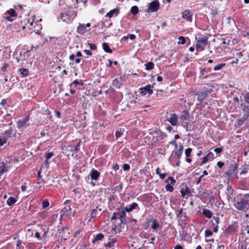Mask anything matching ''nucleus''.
<instances>
[{
  "instance_id": "1",
  "label": "nucleus",
  "mask_w": 249,
  "mask_h": 249,
  "mask_svg": "<svg viewBox=\"0 0 249 249\" xmlns=\"http://www.w3.org/2000/svg\"><path fill=\"white\" fill-rule=\"evenodd\" d=\"M72 6H69L67 8V12L61 13L60 14V18L64 22L69 23H71L73 20V18L76 16V12L72 11L70 12V9L72 8Z\"/></svg>"
},
{
  "instance_id": "2",
  "label": "nucleus",
  "mask_w": 249,
  "mask_h": 249,
  "mask_svg": "<svg viewBox=\"0 0 249 249\" xmlns=\"http://www.w3.org/2000/svg\"><path fill=\"white\" fill-rule=\"evenodd\" d=\"M208 44V38L206 36L199 38L196 41V47L197 51H202Z\"/></svg>"
},
{
  "instance_id": "3",
  "label": "nucleus",
  "mask_w": 249,
  "mask_h": 249,
  "mask_svg": "<svg viewBox=\"0 0 249 249\" xmlns=\"http://www.w3.org/2000/svg\"><path fill=\"white\" fill-rule=\"evenodd\" d=\"M204 89L202 90L200 92H198L196 94L198 96L197 101L199 102V103H201L203 101L205 100L207 97L208 94L212 92V89H206V87H204Z\"/></svg>"
},
{
  "instance_id": "4",
  "label": "nucleus",
  "mask_w": 249,
  "mask_h": 249,
  "mask_svg": "<svg viewBox=\"0 0 249 249\" xmlns=\"http://www.w3.org/2000/svg\"><path fill=\"white\" fill-rule=\"evenodd\" d=\"M160 8V3L158 0H155L150 2L148 8L146 10L148 13L157 11Z\"/></svg>"
},
{
  "instance_id": "5",
  "label": "nucleus",
  "mask_w": 249,
  "mask_h": 249,
  "mask_svg": "<svg viewBox=\"0 0 249 249\" xmlns=\"http://www.w3.org/2000/svg\"><path fill=\"white\" fill-rule=\"evenodd\" d=\"M153 87H151L150 84L147 85L144 87L141 88L139 89L140 90V93L142 95H145L147 93H148L149 95H151L153 93V90L151 89V88Z\"/></svg>"
},
{
  "instance_id": "6",
  "label": "nucleus",
  "mask_w": 249,
  "mask_h": 249,
  "mask_svg": "<svg viewBox=\"0 0 249 249\" xmlns=\"http://www.w3.org/2000/svg\"><path fill=\"white\" fill-rule=\"evenodd\" d=\"M240 106L243 113V116L248 119L249 117V105H247L242 102Z\"/></svg>"
},
{
  "instance_id": "7",
  "label": "nucleus",
  "mask_w": 249,
  "mask_h": 249,
  "mask_svg": "<svg viewBox=\"0 0 249 249\" xmlns=\"http://www.w3.org/2000/svg\"><path fill=\"white\" fill-rule=\"evenodd\" d=\"M173 126H175L177 124L178 122V116L175 114H172L170 117L166 119Z\"/></svg>"
},
{
  "instance_id": "8",
  "label": "nucleus",
  "mask_w": 249,
  "mask_h": 249,
  "mask_svg": "<svg viewBox=\"0 0 249 249\" xmlns=\"http://www.w3.org/2000/svg\"><path fill=\"white\" fill-rule=\"evenodd\" d=\"M193 14L190 10H185L182 13V17L187 21H191Z\"/></svg>"
},
{
  "instance_id": "9",
  "label": "nucleus",
  "mask_w": 249,
  "mask_h": 249,
  "mask_svg": "<svg viewBox=\"0 0 249 249\" xmlns=\"http://www.w3.org/2000/svg\"><path fill=\"white\" fill-rule=\"evenodd\" d=\"M237 168V164L235 163L231 164L228 168V170L226 171V174L229 177L233 174L234 172Z\"/></svg>"
},
{
  "instance_id": "10",
  "label": "nucleus",
  "mask_w": 249,
  "mask_h": 249,
  "mask_svg": "<svg viewBox=\"0 0 249 249\" xmlns=\"http://www.w3.org/2000/svg\"><path fill=\"white\" fill-rule=\"evenodd\" d=\"M233 204L234 207L238 210L246 211L248 210L247 205L249 204V203H234Z\"/></svg>"
},
{
  "instance_id": "11",
  "label": "nucleus",
  "mask_w": 249,
  "mask_h": 249,
  "mask_svg": "<svg viewBox=\"0 0 249 249\" xmlns=\"http://www.w3.org/2000/svg\"><path fill=\"white\" fill-rule=\"evenodd\" d=\"M214 156L213 153L212 152H210L206 156L203 158V160L201 164H204L209 160H213L214 158Z\"/></svg>"
},
{
  "instance_id": "12",
  "label": "nucleus",
  "mask_w": 249,
  "mask_h": 249,
  "mask_svg": "<svg viewBox=\"0 0 249 249\" xmlns=\"http://www.w3.org/2000/svg\"><path fill=\"white\" fill-rule=\"evenodd\" d=\"M100 173L96 170L92 169L89 174L92 179L97 180L100 176Z\"/></svg>"
},
{
  "instance_id": "13",
  "label": "nucleus",
  "mask_w": 249,
  "mask_h": 249,
  "mask_svg": "<svg viewBox=\"0 0 249 249\" xmlns=\"http://www.w3.org/2000/svg\"><path fill=\"white\" fill-rule=\"evenodd\" d=\"M87 31L85 25L84 24L79 23L77 27L76 31L78 33L83 35Z\"/></svg>"
},
{
  "instance_id": "14",
  "label": "nucleus",
  "mask_w": 249,
  "mask_h": 249,
  "mask_svg": "<svg viewBox=\"0 0 249 249\" xmlns=\"http://www.w3.org/2000/svg\"><path fill=\"white\" fill-rule=\"evenodd\" d=\"M29 116H26L24 118L19 120L18 121L17 123L18 127L19 128L23 126L26 123L29 121Z\"/></svg>"
},
{
  "instance_id": "15",
  "label": "nucleus",
  "mask_w": 249,
  "mask_h": 249,
  "mask_svg": "<svg viewBox=\"0 0 249 249\" xmlns=\"http://www.w3.org/2000/svg\"><path fill=\"white\" fill-rule=\"evenodd\" d=\"M80 142H81V141H80L77 143V144L76 145V146L75 147L71 146H67V147H66V150H68L69 151L75 153H77V151L79 150V147L80 146Z\"/></svg>"
},
{
  "instance_id": "16",
  "label": "nucleus",
  "mask_w": 249,
  "mask_h": 249,
  "mask_svg": "<svg viewBox=\"0 0 249 249\" xmlns=\"http://www.w3.org/2000/svg\"><path fill=\"white\" fill-rule=\"evenodd\" d=\"M147 222L148 223H151V228L155 231L159 227V224L157 223V222L154 219L150 218L147 220Z\"/></svg>"
},
{
  "instance_id": "17",
  "label": "nucleus",
  "mask_w": 249,
  "mask_h": 249,
  "mask_svg": "<svg viewBox=\"0 0 249 249\" xmlns=\"http://www.w3.org/2000/svg\"><path fill=\"white\" fill-rule=\"evenodd\" d=\"M247 120V118H244V116H242L241 118L236 120L235 124V126L237 128L239 127L241 125H242L243 124L244 122Z\"/></svg>"
},
{
  "instance_id": "18",
  "label": "nucleus",
  "mask_w": 249,
  "mask_h": 249,
  "mask_svg": "<svg viewBox=\"0 0 249 249\" xmlns=\"http://www.w3.org/2000/svg\"><path fill=\"white\" fill-rule=\"evenodd\" d=\"M179 119L181 121L189 120L190 119L189 113L186 111H183L179 117Z\"/></svg>"
},
{
  "instance_id": "19",
  "label": "nucleus",
  "mask_w": 249,
  "mask_h": 249,
  "mask_svg": "<svg viewBox=\"0 0 249 249\" xmlns=\"http://www.w3.org/2000/svg\"><path fill=\"white\" fill-rule=\"evenodd\" d=\"M119 13V9L118 8H115L111 10H110L109 12H108L107 15L106 17H107L109 18H112L114 14H116V15H117Z\"/></svg>"
},
{
  "instance_id": "20",
  "label": "nucleus",
  "mask_w": 249,
  "mask_h": 249,
  "mask_svg": "<svg viewBox=\"0 0 249 249\" xmlns=\"http://www.w3.org/2000/svg\"><path fill=\"white\" fill-rule=\"evenodd\" d=\"M183 146L181 145L179 146V149L177 150H174L173 153L175 154L178 159H180L181 155L182 154V150Z\"/></svg>"
},
{
  "instance_id": "21",
  "label": "nucleus",
  "mask_w": 249,
  "mask_h": 249,
  "mask_svg": "<svg viewBox=\"0 0 249 249\" xmlns=\"http://www.w3.org/2000/svg\"><path fill=\"white\" fill-rule=\"evenodd\" d=\"M14 130L10 127L9 129L5 131L4 136H5L6 138H10L14 135Z\"/></svg>"
},
{
  "instance_id": "22",
  "label": "nucleus",
  "mask_w": 249,
  "mask_h": 249,
  "mask_svg": "<svg viewBox=\"0 0 249 249\" xmlns=\"http://www.w3.org/2000/svg\"><path fill=\"white\" fill-rule=\"evenodd\" d=\"M5 160L6 162L9 163H10V162H11L12 163H17L19 160L18 158H16L15 157L6 158L5 159Z\"/></svg>"
},
{
  "instance_id": "23",
  "label": "nucleus",
  "mask_w": 249,
  "mask_h": 249,
  "mask_svg": "<svg viewBox=\"0 0 249 249\" xmlns=\"http://www.w3.org/2000/svg\"><path fill=\"white\" fill-rule=\"evenodd\" d=\"M180 193L181 194V196L183 197H185L186 196H189L191 194V192L189 189L187 187L185 188V189L182 188L180 191Z\"/></svg>"
},
{
  "instance_id": "24",
  "label": "nucleus",
  "mask_w": 249,
  "mask_h": 249,
  "mask_svg": "<svg viewBox=\"0 0 249 249\" xmlns=\"http://www.w3.org/2000/svg\"><path fill=\"white\" fill-rule=\"evenodd\" d=\"M137 203H133L125 208V211L127 212H131L133 209L137 207Z\"/></svg>"
},
{
  "instance_id": "25",
  "label": "nucleus",
  "mask_w": 249,
  "mask_h": 249,
  "mask_svg": "<svg viewBox=\"0 0 249 249\" xmlns=\"http://www.w3.org/2000/svg\"><path fill=\"white\" fill-rule=\"evenodd\" d=\"M243 97V100L245 102L244 103L247 105H249V92H246L242 94Z\"/></svg>"
},
{
  "instance_id": "26",
  "label": "nucleus",
  "mask_w": 249,
  "mask_h": 249,
  "mask_svg": "<svg viewBox=\"0 0 249 249\" xmlns=\"http://www.w3.org/2000/svg\"><path fill=\"white\" fill-rule=\"evenodd\" d=\"M103 48L106 53H111L112 52L107 43H103Z\"/></svg>"
},
{
  "instance_id": "27",
  "label": "nucleus",
  "mask_w": 249,
  "mask_h": 249,
  "mask_svg": "<svg viewBox=\"0 0 249 249\" xmlns=\"http://www.w3.org/2000/svg\"><path fill=\"white\" fill-rule=\"evenodd\" d=\"M203 214L207 218H211L212 217V213L207 209H204L203 211Z\"/></svg>"
},
{
  "instance_id": "28",
  "label": "nucleus",
  "mask_w": 249,
  "mask_h": 249,
  "mask_svg": "<svg viewBox=\"0 0 249 249\" xmlns=\"http://www.w3.org/2000/svg\"><path fill=\"white\" fill-rule=\"evenodd\" d=\"M98 210L99 212H101L102 211V208H98L97 206H96V209H94L92 210V211L90 213L91 217L94 218L97 216V211Z\"/></svg>"
},
{
  "instance_id": "29",
  "label": "nucleus",
  "mask_w": 249,
  "mask_h": 249,
  "mask_svg": "<svg viewBox=\"0 0 249 249\" xmlns=\"http://www.w3.org/2000/svg\"><path fill=\"white\" fill-rule=\"evenodd\" d=\"M71 206L70 205V206H66L65 207H64L62 209V211L64 213H67L68 214H71V213L73 214L74 213V211L73 212H71Z\"/></svg>"
},
{
  "instance_id": "30",
  "label": "nucleus",
  "mask_w": 249,
  "mask_h": 249,
  "mask_svg": "<svg viewBox=\"0 0 249 249\" xmlns=\"http://www.w3.org/2000/svg\"><path fill=\"white\" fill-rule=\"evenodd\" d=\"M9 68L8 64L6 63H4L3 65L0 67V71L4 73L7 71L8 69Z\"/></svg>"
},
{
  "instance_id": "31",
  "label": "nucleus",
  "mask_w": 249,
  "mask_h": 249,
  "mask_svg": "<svg viewBox=\"0 0 249 249\" xmlns=\"http://www.w3.org/2000/svg\"><path fill=\"white\" fill-rule=\"evenodd\" d=\"M145 69L146 70L149 71V70H152L154 68V64L152 62H149L145 64Z\"/></svg>"
},
{
  "instance_id": "32",
  "label": "nucleus",
  "mask_w": 249,
  "mask_h": 249,
  "mask_svg": "<svg viewBox=\"0 0 249 249\" xmlns=\"http://www.w3.org/2000/svg\"><path fill=\"white\" fill-rule=\"evenodd\" d=\"M7 14H8L10 16L13 17H16L17 16L15 10L13 9H10V10H8L5 13V15H6Z\"/></svg>"
},
{
  "instance_id": "33",
  "label": "nucleus",
  "mask_w": 249,
  "mask_h": 249,
  "mask_svg": "<svg viewBox=\"0 0 249 249\" xmlns=\"http://www.w3.org/2000/svg\"><path fill=\"white\" fill-rule=\"evenodd\" d=\"M139 12V9L137 6H133L131 8V13L133 15H136Z\"/></svg>"
},
{
  "instance_id": "34",
  "label": "nucleus",
  "mask_w": 249,
  "mask_h": 249,
  "mask_svg": "<svg viewBox=\"0 0 249 249\" xmlns=\"http://www.w3.org/2000/svg\"><path fill=\"white\" fill-rule=\"evenodd\" d=\"M104 238V235L102 233L98 234L96 237L93 240V242L94 243L96 241L102 240Z\"/></svg>"
},
{
  "instance_id": "35",
  "label": "nucleus",
  "mask_w": 249,
  "mask_h": 249,
  "mask_svg": "<svg viewBox=\"0 0 249 249\" xmlns=\"http://www.w3.org/2000/svg\"><path fill=\"white\" fill-rule=\"evenodd\" d=\"M7 139L5 136L0 137V146H3L6 143Z\"/></svg>"
},
{
  "instance_id": "36",
  "label": "nucleus",
  "mask_w": 249,
  "mask_h": 249,
  "mask_svg": "<svg viewBox=\"0 0 249 249\" xmlns=\"http://www.w3.org/2000/svg\"><path fill=\"white\" fill-rule=\"evenodd\" d=\"M121 84L119 83L118 79H115L113 81L112 86L116 88H119L120 87Z\"/></svg>"
},
{
  "instance_id": "37",
  "label": "nucleus",
  "mask_w": 249,
  "mask_h": 249,
  "mask_svg": "<svg viewBox=\"0 0 249 249\" xmlns=\"http://www.w3.org/2000/svg\"><path fill=\"white\" fill-rule=\"evenodd\" d=\"M225 66V63L219 64H218V65H216L214 67L213 70L215 71H218V70H220L223 67H224Z\"/></svg>"
},
{
  "instance_id": "38",
  "label": "nucleus",
  "mask_w": 249,
  "mask_h": 249,
  "mask_svg": "<svg viewBox=\"0 0 249 249\" xmlns=\"http://www.w3.org/2000/svg\"><path fill=\"white\" fill-rule=\"evenodd\" d=\"M19 71H20V73L24 76H26L28 74L29 71L26 69H20Z\"/></svg>"
},
{
  "instance_id": "39",
  "label": "nucleus",
  "mask_w": 249,
  "mask_h": 249,
  "mask_svg": "<svg viewBox=\"0 0 249 249\" xmlns=\"http://www.w3.org/2000/svg\"><path fill=\"white\" fill-rule=\"evenodd\" d=\"M116 241V238H112L110 241H109L106 244V246H107L109 247H112L113 246V244L114 243H115Z\"/></svg>"
},
{
  "instance_id": "40",
  "label": "nucleus",
  "mask_w": 249,
  "mask_h": 249,
  "mask_svg": "<svg viewBox=\"0 0 249 249\" xmlns=\"http://www.w3.org/2000/svg\"><path fill=\"white\" fill-rule=\"evenodd\" d=\"M173 186L169 183H168L165 186V189L167 191H169L170 192H172L173 191Z\"/></svg>"
},
{
  "instance_id": "41",
  "label": "nucleus",
  "mask_w": 249,
  "mask_h": 249,
  "mask_svg": "<svg viewBox=\"0 0 249 249\" xmlns=\"http://www.w3.org/2000/svg\"><path fill=\"white\" fill-rule=\"evenodd\" d=\"M192 151V148L190 147L185 150V154L186 157L189 158L191 156Z\"/></svg>"
},
{
  "instance_id": "42",
  "label": "nucleus",
  "mask_w": 249,
  "mask_h": 249,
  "mask_svg": "<svg viewBox=\"0 0 249 249\" xmlns=\"http://www.w3.org/2000/svg\"><path fill=\"white\" fill-rule=\"evenodd\" d=\"M18 200L17 199V197H15L13 196H10L8 198L7 200V202H16Z\"/></svg>"
},
{
  "instance_id": "43",
  "label": "nucleus",
  "mask_w": 249,
  "mask_h": 249,
  "mask_svg": "<svg viewBox=\"0 0 249 249\" xmlns=\"http://www.w3.org/2000/svg\"><path fill=\"white\" fill-rule=\"evenodd\" d=\"M178 44H184L185 43V39L183 36H179L178 38Z\"/></svg>"
},
{
  "instance_id": "44",
  "label": "nucleus",
  "mask_w": 249,
  "mask_h": 249,
  "mask_svg": "<svg viewBox=\"0 0 249 249\" xmlns=\"http://www.w3.org/2000/svg\"><path fill=\"white\" fill-rule=\"evenodd\" d=\"M169 181L171 184H174L176 182L175 179L172 177H169L168 179L166 180V182L168 183Z\"/></svg>"
},
{
  "instance_id": "45",
  "label": "nucleus",
  "mask_w": 249,
  "mask_h": 249,
  "mask_svg": "<svg viewBox=\"0 0 249 249\" xmlns=\"http://www.w3.org/2000/svg\"><path fill=\"white\" fill-rule=\"evenodd\" d=\"M125 215V213L124 210L119 213L120 218L121 219V220L122 221L124 218Z\"/></svg>"
},
{
  "instance_id": "46",
  "label": "nucleus",
  "mask_w": 249,
  "mask_h": 249,
  "mask_svg": "<svg viewBox=\"0 0 249 249\" xmlns=\"http://www.w3.org/2000/svg\"><path fill=\"white\" fill-rule=\"evenodd\" d=\"M53 152L47 153L46 154V156H45L46 159H47V160H48L49 159H51L53 157Z\"/></svg>"
},
{
  "instance_id": "47",
  "label": "nucleus",
  "mask_w": 249,
  "mask_h": 249,
  "mask_svg": "<svg viewBox=\"0 0 249 249\" xmlns=\"http://www.w3.org/2000/svg\"><path fill=\"white\" fill-rule=\"evenodd\" d=\"M212 234H213L212 231L210 230H206L205 232V236L206 237L211 236L212 235Z\"/></svg>"
},
{
  "instance_id": "48",
  "label": "nucleus",
  "mask_w": 249,
  "mask_h": 249,
  "mask_svg": "<svg viewBox=\"0 0 249 249\" xmlns=\"http://www.w3.org/2000/svg\"><path fill=\"white\" fill-rule=\"evenodd\" d=\"M206 72V71L204 69L200 68V71H199V77H201L203 75H205V73Z\"/></svg>"
},
{
  "instance_id": "49",
  "label": "nucleus",
  "mask_w": 249,
  "mask_h": 249,
  "mask_svg": "<svg viewBox=\"0 0 249 249\" xmlns=\"http://www.w3.org/2000/svg\"><path fill=\"white\" fill-rule=\"evenodd\" d=\"M230 41H231L229 39L227 41L225 38H222V42L221 43V45H228L229 44Z\"/></svg>"
},
{
  "instance_id": "50",
  "label": "nucleus",
  "mask_w": 249,
  "mask_h": 249,
  "mask_svg": "<svg viewBox=\"0 0 249 249\" xmlns=\"http://www.w3.org/2000/svg\"><path fill=\"white\" fill-rule=\"evenodd\" d=\"M123 169L124 171H128L130 169V166L128 164H124L123 165Z\"/></svg>"
},
{
  "instance_id": "51",
  "label": "nucleus",
  "mask_w": 249,
  "mask_h": 249,
  "mask_svg": "<svg viewBox=\"0 0 249 249\" xmlns=\"http://www.w3.org/2000/svg\"><path fill=\"white\" fill-rule=\"evenodd\" d=\"M159 176L161 179H163L166 176H167V173L166 172L164 173H160Z\"/></svg>"
},
{
  "instance_id": "52",
  "label": "nucleus",
  "mask_w": 249,
  "mask_h": 249,
  "mask_svg": "<svg viewBox=\"0 0 249 249\" xmlns=\"http://www.w3.org/2000/svg\"><path fill=\"white\" fill-rule=\"evenodd\" d=\"M72 84H74L75 85H82L83 84V83L82 82L79 81L77 80H74Z\"/></svg>"
},
{
  "instance_id": "53",
  "label": "nucleus",
  "mask_w": 249,
  "mask_h": 249,
  "mask_svg": "<svg viewBox=\"0 0 249 249\" xmlns=\"http://www.w3.org/2000/svg\"><path fill=\"white\" fill-rule=\"evenodd\" d=\"M122 135V133L120 131H117L115 132V136L117 138H119L121 137Z\"/></svg>"
},
{
  "instance_id": "54",
  "label": "nucleus",
  "mask_w": 249,
  "mask_h": 249,
  "mask_svg": "<svg viewBox=\"0 0 249 249\" xmlns=\"http://www.w3.org/2000/svg\"><path fill=\"white\" fill-rule=\"evenodd\" d=\"M222 148H216L214 149V151L216 152L217 153H220L222 152Z\"/></svg>"
},
{
  "instance_id": "55",
  "label": "nucleus",
  "mask_w": 249,
  "mask_h": 249,
  "mask_svg": "<svg viewBox=\"0 0 249 249\" xmlns=\"http://www.w3.org/2000/svg\"><path fill=\"white\" fill-rule=\"evenodd\" d=\"M28 198V200L26 201H30L31 202L33 201L35 199V197L33 196H29L27 197Z\"/></svg>"
},
{
  "instance_id": "56",
  "label": "nucleus",
  "mask_w": 249,
  "mask_h": 249,
  "mask_svg": "<svg viewBox=\"0 0 249 249\" xmlns=\"http://www.w3.org/2000/svg\"><path fill=\"white\" fill-rule=\"evenodd\" d=\"M224 165V162H222V161H218L217 163V165L220 168H221Z\"/></svg>"
},
{
  "instance_id": "57",
  "label": "nucleus",
  "mask_w": 249,
  "mask_h": 249,
  "mask_svg": "<svg viewBox=\"0 0 249 249\" xmlns=\"http://www.w3.org/2000/svg\"><path fill=\"white\" fill-rule=\"evenodd\" d=\"M71 152L70 151H69L68 150H66V148L65 149H64V151H63V153H64V154L65 155H66L67 156L69 157V156H70L71 155Z\"/></svg>"
},
{
  "instance_id": "58",
  "label": "nucleus",
  "mask_w": 249,
  "mask_h": 249,
  "mask_svg": "<svg viewBox=\"0 0 249 249\" xmlns=\"http://www.w3.org/2000/svg\"><path fill=\"white\" fill-rule=\"evenodd\" d=\"M90 49L91 50H95L96 49V46L95 44L92 43H89V44Z\"/></svg>"
},
{
  "instance_id": "59",
  "label": "nucleus",
  "mask_w": 249,
  "mask_h": 249,
  "mask_svg": "<svg viewBox=\"0 0 249 249\" xmlns=\"http://www.w3.org/2000/svg\"><path fill=\"white\" fill-rule=\"evenodd\" d=\"M128 36L131 40H134L136 38V36L134 34H128Z\"/></svg>"
},
{
  "instance_id": "60",
  "label": "nucleus",
  "mask_w": 249,
  "mask_h": 249,
  "mask_svg": "<svg viewBox=\"0 0 249 249\" xmlns=\"http://www.w3.org/2000/svg\"><path fill=\"white\" fill-rule=\"evenodd\" d=\"M5 18L9 21H12L13 20V17L11 16H5Z\"/></svg>"
},
{
  "instance_id": "61",
  "label": "nucleus",
  "mask_w": 249,
  "mask_h": 249,
  "mask_svg": "<svg viewBox=\"0 0 249 249\" xmlns=\"http://www.w3.org/2000/svg\"><path fill=\"white\" fill-rule=\"evenodd\" d=\"M84 52L88 55H91L92 53L89 50H85Z\"/></svg>"
},
{
  "instance_id": "62",
  "label": "nucleus",
  "mask_w": 249,
  "mask_h": 249,
  "mask_svg": "<svg viewBox=\"0 0 249 249\" xmlns=\"http://www.w3.org/2000/svg\"><path fill=\"white\" fill-rule=\"evenodd\" d=\"M170 143H171V144H173V145H175V147H176V148H177V147H178V144H177V142H176L175 140H173V141H171V142H170Z\"/></svg>"
},
{
  "instance_id": "63",
  "label": "nucleus",
  "mask_w": 249,
  "mask_h": 249,
  "mask_svg": "<svg viewBox=\"0 0 249 249\" xmlns=\"http://www.w3.org/2000/svg\"><path fill=\"white\" fill-rule=\"evenodd\" d=\"M249 170V168H244L241 172L240 173V174L242 175V174H245L247 172H248Z\"/></svg>"
},
{
  "instance_id": "64",
  "label": "nucleus",
  "mask_w": 249,
  "mask_h": 249,
  "mask_svg": "<svg viewBox=\"0 0 249 249\" xmlns=\"http://www.w3.org/2000/svg\"><path fill=\"white\" fill-rule=\"evenodd\" d=\"M119 165L116 164H115V165L113 166V169L115 171H117L118 170H119Z\"/></svg>"
}]
</instances>
